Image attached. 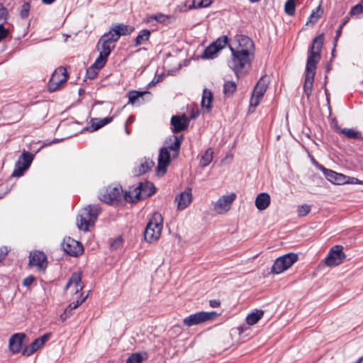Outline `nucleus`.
I'll return each instance as SVG.
<instances>
[{"instance_id": "72a5a7b5", "label": "nucleus", "mask_w": 363, "mask_h": 363, "mask_svg": "<svg viewBox=\"0 0 363 363\" xmlns=\"http://www.w3.org/2000/svg\"><path fill=\"white\" fill-rule=\"evenodd\" d=\"M218 52V49L211 43L203 50L201 57L203 59H213Z\"/></svg>"}, {"instance_id": "6e6552de", "label": "nucleus", "mask_w": 363, "mask_h": 363, "mask_svg": "<svg viewBox=\"0 0 363 363\" xmlns=\"http://www.w3.org/2000/svg\"><path fill=\"white\" fill-rule=\"evenodd\" d=\"M68 79V73L63 67L57 68L48 82V89L50 92H54L59 89L61 86Z\"/></svg>"}, {"instance_id": "423d86ee", "label": "nucleus", "mask_w": 363, "mask_h": 363, "mask_svg": "<svg viewBox=\"0 0 363 363\" xmlns=\"http://www.w3.org/2000/svg\"><path fill=\"white\" fill-rule=\"evenodd\" d=\"M298 259L295 253H288L278 257L274 262L271 272L274 274H280L291 267Z\"/></svg>"}, {"instance_id": "473e14b6", "label": "nucleus", "mask_w": 363, "mask_h": 363, "mask_svg": "<svg viewBox=\"0 0 363 363\" xmlns=\"http://www.w3.org/2000/svg\"><path fill=\"white\" fill-rule=\"evenodd\" d=\"M38 342L39 341L35 339L29 346L26 347L23 350L22 354L28 357L36 352L41 347Z\"/></svg>"}, {"instance_id": "ddd939ff", "label": "nucleus", "mask_w": 363, "mask_h": 363, "mask_svg": "<svg viewBox=\"0 0 363 363\" xmlns=\"http://www.w3.org/2000/svg\"><path fill=\"white\" fill-rule=\"evenodd\" d=\"M33 155L29 152L24 151L16 164L15 169L12 173L13 177H21L23 174L33 160Z\"/></svg>"}, {"instance_id": "dca6fc26", "label": "nucleus", "mask_w": 363, "mask_h": 363, "mask_svg": "<svg viewBox=\"0 0 363 363\" xmlns=\"http://www.w3.org/2000/svg\"><path fill=\"white\" fill-rule=\"evenodd\" d=\"M113 38H114L111 33L108 32L101 37L97 43L98 50H99L100 52L104 53V56H108L111 54V45L117 41L116 40H112Z\"/></svg>"}, {"instance_id": "4be33fe9", "label": "nucleus", "mask_w": 363, "mask_h": 363, "mask_svg": "<svg viewBox=\"0 0 363 363\" xmlns=\"http://www.w3.org/2000/svg\"><path fill=\"white\" fill-rule=\"evenodd\" d=\"M25 338L24 333H16L10 337L9 350L12 353L16 354L21 351Z\"/></svg>"}, {"instance_id": "a211bd4d", "label": "nucleus", "mask_w": 363, "mask_h": 363, "mask_svg": "<svg viewBox=\"0 0 363 363\" xmlns=\"http://www.w3.org/2000/svg\"><path fill=\"white\" fill-rule=\"evenodd\" d=\"M184 140L183 135H170L165 140V146L167 150H172L174 152L173 157L176 158L179 153L181 144Z\"/></svg>"}, {"instance_id": "a19ab883", "label": "nucleus", "mask_w": 363, "mask_h": 363, "mask_svg": "<svg viewBox=\"0 0 363 363\" xmlns=\"http://www.w3.org/2000/svg\"><path fill=\"white\" fill-rule=\"evenodd\" d=\"M108 57V56H104V53L99 52V55L98 56V57L96 58V60H95L94 63L92 65L101 69L106 63Z\"/></svg>"}, {"instance_id": "8fccbe9b", "label": "nucleus", "mask_w": 363, "mask_h": 363, "mask_svg": "<svg viewBox=\"0 0 363 363\" xmlns=\"http://www.w3.org/2000/svg\"><path fill=\"white\" fill-rule=\"evenodd\" d=\"M10 34L9 29H6L2 23H0V42L6 39Z\"/></svg>"}, {"instance_id": "c9c22d12", "label": "nucleus", "mask_w": 363, "mask_h": 363, "mask_svg": "<svg viewBox=\"0 0 363 363\" xmlns=\"http://www.w3.org/2000/svg\"><path fill=\"white\" fill-rule=\"evenodd\" d=\"M323 13V10L320 8V6H318L315 10H313L312 13H311L309 18L308 21L306 22V24L308 25L309 23L314 25L317 23L318 19L320 18L321 15Z\"/></svg>"}, {"instance_id": "58836bf2", "label": "nucleus", "mask_w": 363, "mask_h": 363, "mask_svg": "<svg viewBox=\"0 0 363 363\" xmlns=\"http://www.w3.org/2000/svg\"><path fill=\"white\" fill-rule=\"evenodd\" d=\"M284 11L289 16H294L296 11L295 0H287L285 3Z\"/></svg>"}, {"instance_id": "49530a36", "label": "nucleus", "mask_w": 363, "mask_h": 363, "mask_svg": "<svg viewBox=\"0 0 363 363\" xmlns=\"http://www.w3.org/2000/svg\"><path fill=\"white\" fill-rule=\"evenodd\" d=\"M196 2V9L208 8L213 3V0H195Z\"/></svg>"}, {"instance_id": "ea45409f", "label": "nucleus", "mask_w": 363, "mask_h": 363, "mask_svg": "<svg viewBox=\"0 0 363 363\" xmlns=\"http://www.w3.org/2000/svg\"><path fill=\"white\" fill-rule=\"evenodd\" d=\"M179 7V11L184 12L191 9H196V2L195 0H186L184 4Z\"/></svg>"}, {"instance_id": "603ef678", "label": "nucleus", "mask_w": 363, "mask_h": 363, "mask_svg": "<svg viewBox=\"0 0 363 363\" xmlns=\"http://www.w3.org/2000/svg\"><path fill=\"white\" fill-rule=\"evenodd\" d=\"M74 308H72V304H69L67 308L65 310L64 313L60 315L62 321L65 320L67 318H69L72 314V311Z\"/></svg>"}, {"instance_id": "052dcab7", "label": "nucleus", "mask_w": 363, "mask_h": 363, "mask_svg": "<svg viewBox=\"0 0 363 363\" xmlns=\"http://www.w3.org/2000/svg\"><path fill=\"white\" fill-rule=\"evenodd\" d=\"M7 15V9L0 4V20L5 19Z\"/></svg>"}, {"instance_id": "e433bc0d", "label": "nucleus", "mask_w": 363, "mask_h": 363, "mask_svg": "<svg viewBox=\"0 0 363 363\" xmlns=\"http://www.w3.org/2000/svg\"><path fill=\"white\" fill-rule=\"evenodd\" d=\"M340 133L345 135L349 139H359L361 138V133L351 128H343L340 130Z\"/></svg>"}, {"instance_id": "338daca9", "label": "nucleus", "mask_w": 363, "mask_h": 363, "mask_svg": "<svg viewBox=\"0 0 363 363\" xmlns=\"http://www.w3.org/2000/svg\"><path fill=\"white\" fill-rule=\"evenodd\" d=\"M333 127H334L335 130L337 133H340V130H342V129L338 126V125L337 124V123H334Z\"/></svg>"}, {"instance_id": "6ab92c4d", "label": "nucleus", "mask_w": 363, "mask_h": 363, "mask_svg": "<svg viewBox=\"0 0 363 363\" xmlns=\"http://www.w3.org/2000/svg\"><path fill=\"white\" fill-rule=\"evenodd\" d=\"M320 169L326 179L331 183L340 185L347 184L348 182L347 177L342 174H340L331 169H326L323 166H321Z\"/></svg>"}, {"instance_id": "39448f33", "label": "nucleus", "mask_w": 363, "mask_h": 363, "mask_svg": "<svg viewBox=\"0 0 363 363\" xmlns=\"http://www.w3.org/2000/svg\"><path fill=\"white\" fill-rule=\"evenodd\" d=\"M99 199L108 204H118L123 200V189L120 186H108L99 196Z\"/></svg>"}, {"instance_id": "4c0bfd02", "label": "nucleus", "mask_w": 363, "mask_h": 363, "mask_svg": "<svg viewBox=\"0 0 363 363\" xmlns=\"http://www.w3.org/2000/svg\"><path fill=\"white\" fill-rule=\"evenodd\" d=\"M149 92L145 91H135V90H133V91H130L128 92V99H129V103L133 104L136 102V101L141 96H143V95L146 94H148Z\"/></svg>"}, {"instance_id": "a18cd8bd", "label": "nucleus", "mask_w": 363, "mask_h": 363, "mask_svg": "<svg viewBox=\"0 0 363 363\" xmlns=\"http://www.w3.org/2000/svg\"><path fill=\"white\" fill-rule=\"evenodd\" d=\"M100 69L95 67L94 65H91L89 68L86 69V77L93 79L98 74V72Z\"/></svg>"}, {"instance_id": "412c9836", "label": "nucleus", "mask_w": 363, "mask_h": 363, "mask_svg": "<svg viewBox=\"0 0 363 363\" xmlns=\"http://www.w3.org/2000/svg\"><path fill=\"white\" fill-rule=\"evenodd\" d=\"M138 193H135V196H141V200L153 195L156 191V188L152 183L149 182L139 183Z\"/></svg>"}, {"instance_id": "c03bdc74", "label": "nucleus", "mask_w": 363, "mask_h": 363, "mask_svg": "<svg viewBox=\"0 0 363 363\" xmlns=\"http://www.w3.org/2000/svg\"><path fill=\"white\" fill-rule=\"evenodd\" d=\"M153 18L156 20L157 22L161 23H169V19L173 18L171 16H167L162 13H157L154 16Z\"/></svg>"}, {"instance_id": "b1692460", "label": "nucleus", "mask_w": 363, "mask_h": 363, "mask_svg": "<svg viewBox=\"0 0 363 363\" xmlns=\"http://www.w3.org/2000/svg\"><path fill=\"white\" fill-rule=\"evenodd\" d=\"M192 201V195L191 190L182 192L175 199V202L177 203V208L179 210L186 208Z\"/></svg>"}, {"instance_id": "2eb2a0df", "label": "nucleus", "mask_w": 363, "mask_h": 363, "mask_svg": "<svg viewBox=\"0 0 363 363\" xmlns=\"http://www.w3.org/2000/svg\"><path fill=\"white\" fill-rule=\"evenodd\" d=\"M170 123L174 133H180L188 128L189 118L185 114L174 115L171 118Z\"/></svg>"}, {"instance_id": "4468645a", "label": "nucleus", "mask_w": 363, "mask_h": 363, "mask_svg": "<svg viewBox=\"0 0 363 363\" xmlns=\"http://www.w3.org/2000/svg\"><path fill=\"white\" fill-rule=\"evenodd\" d=\"M170 164V154L167 147H162L160 150L158 156V164L157 167V174L163 176L167 172V168Z\"/></svg>"}, {"instance_id": "5701e85b", "label": "nucleus", "mask_w": 363, "mask_h": 363, "mask_svg": "<svg viewBox=\"0 0 363 363\" xmlns=\"http://www.w3.org/2000/svg\"><path fill=\"white\" fill-rule=\"evenodd\" d=\"M73 287V292L77 294L83 289L82 283V276L79 273H74L72 274L67 284H66L65 289Z\"/></svg>"}, {"instance_id": "bb28decb", "label": "nucleus", "mask_w": 363, "mask_h": 363, "mask_svg": "<svg viewBox=\"0 0 363 363\" xmlns=\"http://www.w3.org/2000/svg\"><path fill=\"white\" fill-rule=\"evenodd\" d=\"M113 117H106L102 119H91V126L90 128L91 129V131H95L99 130V128H102L105 125L111 123L113 121Z\"/></svg>"}, {"instance_id": "13d9d810", "label": "nucleus", "mask_w": 363, "mask_h": 363, "mask_svg": "<svg viewBox=\"0 0 363 363\" xmlns=\"http://www.w3.org/2000/svg\"><path fill=\"white\" fill-rule=\"evenodd\" d=\"M199 115V111L197 108H192L191 111L190 116L188 117L189 118V121L192 119H195Z\"/></svg>"}, {"instance_id": "f257e3e1", "label": "nucleus", "mask_w": 363, "mask_h": 363, "mask_svg": "<svg viewBox=\"0 0 363 363\" xmlns=\"http://www.w3.org/2000/svg\"><path fill=\"white\" fill-rule=\"evenodd\" d=\"M323 42L324 34L321 33L313 40L312 44L309 48L303 84V91L307 98H309L312 94L316 65L321 57L320 51Z\"/></svg>"}, {"instance_id": "774afa93", "label": "nucleus", "mask_w": 363, "mask_h": 363, "mask_svg": "<svg viewBox=\"0 0 363 363\" xmlns=\"http://www.w3.org/2000/svg\"><path fill=\"white\" fill-rule=\"evenodd\" d=\"M43 3H44L45 4H52L53 2L55 1V0H42Z\"/></svg>"}, {"instance_id": "e2e57ef3", "label": "nucleus", "mask_w": 363, "mask_h": 363, "mask_svg": "<svg viewBox=\"0 0 363 363\" xmlns=\"http://www.w3.org/2000/svg\"><path fill=\"white\" fill-rule=\"evenodd\" d=\"M209 305L212 308H217L220 306V301L216 299L210 300Z\"/></svg>"}, {"instance_id": "79ce46f5", "label": "nucleus", "mask_w": 363, "mask_h": 363, "mask_svg": "<svg viewBox=\"0 0 363 363\" xmlns=\"http://www.w3.org/2000/svg\"><path fill=\"white\" fill-rule=\"evenodd\" d=\"M143 359L140 353H133L127 359L125 363H142Z\"/></svg>"}, {"instance_id": "f03ea898", "label": "nucleus", "mask_w": 363, "mask_h": 363, "mask_svg": "<svg viewBox=\"0 0 363 363\" xmlns=\"http://www.w3.org/2000/svg\"><path fill=\"white\" fill-rule=\"evenodd\" d=\"M253 48L252 40L243 35L238 39V47L236 49L230 47L233 57L229 62V67L234 70L238 77H240L245 66L250 64V53Z\"/></svg>"}, {"instance_id": "a878e982", "label": "nucleus", "mask_w": 363, "mask_h": 363, "mask_svg": "<svg viewBox=\"0 0 363 363\" xmlns=\"http://www.w3.org/2000/svg\"><path fill=\"white\" fill-rule=\"evenodd\" d=\"M140 190L138 186L135 187H130L128 191L123 192V199L129 203H137L141 200V196H135V193H138Z\"/></svg>"}, {"instance_id": "f704fd0d", "label": "nucleus", "mask_w": 363, "mask_h": 363, "mask_svg": "<svg viewBox=\"0 0 363 363\" xmlns=\"http://www.w3.org/2000/svg\"><path fill=\"white\" fill-rule=\"evenodd\" d=\"M213 151L211 148H208L200 160V165L203 167L208 166L213 160Z\"/></svg>"}, {"instance_id": "bf43d9fd", "label": "nucleus", "mask_w": 363, "mask_h": 363, "mask_svg": "<svg viewBox=\"0 0 363 363\" xmlns=\"http://www.w3.org/2000/svg\"><path fill=\"white\" fill-rule=\"evenodd\" d=\"M49 337H50V334L47 333V334L43 335L40 337L37 338L36 340L39 341L38 342H39L40 345L42 347L45 344V342L48 341Z\"/></svg>"}, {"instance_id": "4d7b16f0", "label": "nucleus", "mask_w": 363, "mask_h": 363, "mask_svg": "<svg viewBox=\"0 0 363 363\" xmlns=\"http://www.w3.org/2000/svg\"><path fill=\"white\" fill-rule=\"evenodd\" d=\"M86 298H87V296H85L82 298L78 299L76 301L72 302L71 303L72 308H74V309L77 308L79 306H80L86 299Z\"/></svg>"}, {"instance_id": "de8ad7c7", "label": "nucleus", "mask_w": 363, "mask_h": 363, "mask_svg": "<svg viewBox=\"0 0 363 363\" xmlns=\"http://www.w3.org/2000/svg\"><path fill=\"white\" fill-rule=\"evenodd\" d=\"M362 13H363V6L361 4H358L351 9V10L350 11V16H357Z\"/></svg>"}, {"instance_id": "864d4df0", "label": "nucleus", "mask_w": 363, "mask_h": 363, "mask_svg": "<svg viewBox=\"0 0 363 363\" xmlns=\"http://www.w3.org/2000/svg\"><path fill=\"white\" fill-rule=\"evenodd\" d=\"M35 279L33 275H30L23 279V284L25 286H29L33 283Z\"/></svg>"}, {"instance_id": "c85d7f7f", "label": "nucleus", "mask_w": 363, "mask_h": 363, "mask_svg": "<svg viewBox=\"0 0 363 363\" xmlns=\"http://www.w3.org/2000/svg\"><path fill=\"white\" fill-rule=\"evenodd\" d=\"M213 100V95L210 90L205 89L203 91V96L201 100V106L203 108H206L208 111L211 109V102Z\"/></svg>"}, {"instance_id": "20e7f679", "label": "nucleus", "mask_w": 363, "mask_h": 363, "mask_svg": "<svg viewBox=\"0 0 363 363\" xmlns=\"http://www.w3.org/2000/svg\"><path fill=\"white\" fill-rule=\"evenodd\" d=\"M163 228V218L159 213H154L147 223L144 232L147 242L151 243L157 241L161 235Z\"/></svg>"}, {"instance_id": "f3484780", "label": "nucleus", "mask_w": 363, "mask_h": 363, "mask_svg": "<svg viewBox=\"0 0 363 363\" xmlns=\"http://www.w3.org/2000/svg\"><path fill=\"white\" fill-rule=\"evenodd\" d=\"M236 198V194L232 193L230 195L221 196L215 205V209L218 213H223L230 209L233 202Z\"/></svg>"}, {"instance_id": "aec40b11", "label": "nucleus", "mask_w": 363, "mask_h": 363, "mask_svg": "<svg viewBox=\"0 0 363 363\" xmlns=\"http://www.w3.org/2000/svg\"><path fill=\"white\" fill-rule=\"evenodd\" d=\"M134 30V28L123 23H118L114 25L108 31L113 35L112 40H118L121 35H130Z\"/></svg>"}, {"instance_id": "0e129e2a", "label": "nucleus", "mask_w": 363, "mask_h": 363, "mask_svg": "<svg viewBox=\"0 0 363 363\" xmlns=\"http://www.w3.org/2000/svg\"><path fill=\"white\" fill-rule=\"evenodd\" d=\"M343 28H342V26H339L338 28L336 30V35H335V37L334 38V41H335V46H336V43L338 40V38L340 37L341 35V33H342V30Z\"/></svg>"}, {"instance_id": "37998d69", "label": "nucleus", "mask_w": 363, "mask_h": 363, "mask_svg": "<svg viewBox=\"0 0 363 363\" xmlns=\"http://www.w3.org/2000/svg\"><path fill=\"white\" fill-rule=\"evenodd\" d=\"M228 43L227 36H223V38H218L215 42L212 43L216 48L218 49V52L222 50Z\"/></svg>"}, {"instance_id": "393cba45", "label": "nucleus", "mask_w": 363, "mask_h": 363, "mask_svg": "<svg viewBox=\"0 0 363 363\" xmlns=\"http://www.w3.org/2000/svg\"><path fill=\"white\" fill-rule=\"evenodd\" d=\"M270 196L267 193H260L255 199V206L259 211H264L270 204Z\"/></svg>"}, {"instance_id": "9b49d317", "label": "nucleus", "mask_w": 363, "mask_h": 363, "mask_svg": "<svg viewBox=\"0 0 363 363\" xmlns=\"http://www.w3.org/2000/svg\"><path fill=\"white\" fill-rule=\"evenodd\" d=\"M62 247L63 250L72 257H79L82 255L84 252V247L82 243L70 237L64 238Z\"/></svg>"}, {"instance_id": "f8f14e48", "label": "nucleus", "mask_w": 363, "mask_h": 363, "mask_svg": "<svg viewBox=\"0 0 363 363\" xmlns=\"http://www.w3.org/2000/svg\"><path fill=\"white\" fill-rule=\"evenodd\" d=\"M28 265L30 267H35L38 271H45L48 266L46 255L38 250L30 252Z\"/></svg>"}, {"instance_id": "7c9ffc66", "label": "nucleus", "mask_w": 363, "mask_h": 363, "mask_svg": "<svg viewBox=\"0 0 363 363\" xmlns=\"http://www.w3.org/2000/svg\"><path fill=\"white\" fill-rule=\"evenodd\" d=\"M151 32L147 29L140 30L135 40V46H139L148 41Z\"/></svg>"}, {"instance_id": "cd10ccee", "label": "nucleus", "mask_w": 363, "mask_h": 363, "mask_svg": "<svg viewBox=\"0 0 363 363\" xmlns=\"http://www.w3.org/2000/svg\"><path fill=\"white\" fill-rule=\"evenodd\" d=\"M154 164L155 163L152 160L150 159H145V161L140 164L138 169L135 170V175L139 176L145 174L150 169H151Z\"/></svg>"}, {"instance_id": "6e6d98bb", "label": "nucleus", "mask_w": 363, "mask_h": 363, "mask_svg": "<svg viewBox=\"0 0 363 363\" xmlns=\"http://www.w3.org/2000/svg\"><path fill=\"white\" fill-rule=\"evenodd\" d=\"M9 250L6 247H0V262L4 259L7 255Z\"/></svg>"}, {"instance_id": "69168bd1", "label": "nucleus", "mask_w": 363, "mask_h": 363, "mask_svg": "<svg viewBox=\"0 0 363 363\" xmlns=\"http://www.w3.org/2000/svg\"><path fill=\"white\" fill-rule=\"evenodd\" d=\"M349 19H350V18L347 16L344 18L342 19V23H340V25L339 26H342V28H343L347 24V23L349 21Z\"/></svg>"}, {"instance_id": "3c124183", "label": "nucleus", "mask_w": 363, "mask_h": 363, "mask_svg": "<svg viewBox=\"0 0 363 363\" xmlns=\"http://www.w3.org/2000/svg\"><path fill=\"white\" fill-rule=\"evenodd\" d=\"M29 10H30V4L29 3H24L22 5V9L21 11V16L23 18H27L29 14Z\"/></svg>"}, {"instance_id": "7ed1b4c3", "label": "nucleus", "mask_w": 363, "mask_h": 363, "mask_svg": "<svg viewBox=\"0 0 363 363\" xmlns=\"http://www.w3.org/2000/svg\"><path fill=\"white\" fill-rule=\"evenodd\" d=\"M101 211V210L99 205H89L85 207L77 219L79 229L83 231H88L89 227L94 225Z\"/></svg>"}, {"instance_id": "9d476101", "label": "nucleus", "mask_w": 363, "mask_h": 363, "mask_svg": "<svg viewBox=\"0 0 363 363\" xmlns=\"http://www.w3.org/2000/svg\"><path fill=\"white\" fill-rule=\"evenodd\" d=\"M269 81L267 77H261L259 81L257 82L252 95L250 99V106L257 107L260 100L264 96L267 88H268Z\"/></svg>"}, {"instance_id": "680f3d73", "label": "nucleus", "mask_w": 363, "mask_h": 363, "mask_svg": "<svg viewBox=\"0 0 363 363\" xmlns=\"http://www.w3.org/2000/svg\"><path fill=\"white\" fill-rule=\"evenodd\" d=\"M347 180H348L347 183L357 184H363V181L359 180L357 178H354V177H351L350 178V177H347Z\"/></svg>"}, {"instance_id": "5fc2aeb1", "label": "nucleus", "mask_w": 363, "mask_h": 363, "mask_svg": "<svg viewBox=\"0 0 363 363\" xmlns=\"http://www.w3.org/2000/svg\"><path fill=\"white\" fill-rule=\"evenodd\" d=\"M122 245V240L121 238H118L115 240L111 245V248L112 250H116Z\"/></svg>"}, {"instance_id": "0eeeda50", "label": "nucleus", "mask_w": 363, "mask_h": 363, "mask_svg": "<svg viewBox=\"0 0 363 363\" xmlns=\"http://www.w3.org/2000/svg\"><path fill=\"white\" fill-rule=\"evenodd\" d=\"M219 315L216 311L206 312L201 311L194 314L190 315L183 320V323L191 327L196 325H199L208 320H214Z\"/></svg>"}, {"instance_id": "c756f323", "label": "nucleus", "mask_w": 363, "mask_h": 363, "mask_svg": "<svg viewBox=\"0 0 363 363\" xmlns=\"http://www.w3.org/2000/svg\"><path fill=\"white\" fill-rule=\"evenodd\" d=\"M264 315L262 310H256V311L251 313L246 318V322L250 325L256 324Z\"/></svg>"}, {"instance_id": "1a4fd4ad", "label": "nucleus", "mask_w": 363, "mask_h": 363, "mask_svg": "<svg viewBox=\"0 0 363 363\" xmlns=\"http://www.w3.org/2000/svg\"><path fill=\"white\" fill-rule=\"evenodd\" d=\"M346 258L341 245L333 247L325 259V263L328 267H333L340 264Z\"/></svg>"}, {"instance_id": "09e8293b", "label": "nucleus", "mask_w": 363, "mask_h": 363, "mask_svg": "<svg viewBox=\"0 0 363 363\" xmlns=\"http://www.w3.org/2000/svg\"><path fill=\"white\" fill-rule=\"evenodd\" d=\"M311 211V206L306 204L302 205L298 208V215L301 217L306 216Z\"/></svg>"}, {"instance_id": "2f4dec72", "label": "nucleus", "mask_w": 363, "mask_h": 363, "mask_svg": "<svg viewBox=\"0 0 363 363\" xmlns=\"http://www.w3.org/2000/svg\"><path fill=\"white\" fill-rule=\"evenodd\" d=\"M237 89V84L233 81H227L223 85V93L226 96H232Z\"/></svg>"}]
</instances>
